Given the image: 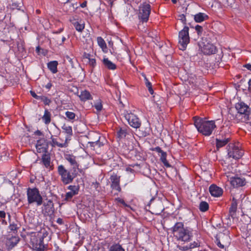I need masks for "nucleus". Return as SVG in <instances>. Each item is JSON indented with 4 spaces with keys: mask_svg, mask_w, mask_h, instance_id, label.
<instances>
[{
    "mask_svg": "<svg viewBox=\"0 0 251 251\" xmlns=\"http://www.w3.org/2000/svg\"><path fill=\"white\" fill-rule=\"evenodd\" d=\"M200 46L201 48V50L204 54H211L216 53V47L211 43L209 42H202Z\"/></svg>",
    "mask_w": 251,
    "mask_h": 251,
    "instance_id": "12",
    "label": "nucleus"
},
{
    "mask_svg": "<svg viewBox=\"0 0 251 251\" xmlns=\"http://www.w3.org/2000/svg\"><path fill=\"white\" fill-rule=\"evenodd\" d=\"M229 138L228 135H226L225 138H221L220 137L217 138L216 139L217 148L219 149L227 144L229 141Z\"/></svg>",
    "mask_w": 251,
    "mask_h": 251,
    "instance_id": "18",
    "label": "nucleus"
},
{
    "mask_svg": "<svg viewBox=\"0 0 251 251\" xmlns=\"http://www.w3.org/2000/svg\"><path fill=\"white\" fill-rule=\"evenodd\" d=\"M65 115L70 120H74L75 117V114L70 111L66 112Z\"/></svg>",
    "mask_w": 251,
    "mask_h": 251,
    "instance_id": "37",
    "label": "nucleus"
},
{
    "mask_svg": "<svg viewBox=\"0 0 251 251\" xmlns=\"http://www.w3.org/2000/svg\"><path fill=\"white\" fill-rule=\"evenodd\" d=\"M57 61H52L48 63V67L52 73L55 74L57 72Z\"/></svg>",
    "mask_w": 251,
    "mask_h": 251,
    "instance_id": "24",
    "label": "nucleus"
},
{
    "mask_svg": "<svg viewBox=\"0 0 251 251\" xmlns=\"http://www.w3.org/2000/svg\"><path fill=\"white\" fill-rule=\"evenodd\" d=\"M235 108L238 111V117L242 122L251 123L250 115L251 110L250 107L243 102H239L235 105Z\"/></svg>",
    "mask_w": 251,
    "mask_h": 251,
    "instance_id": "3",
    "label": "nucleus"
},
{
    "mask_svg": "<svg viewBox=\"0 0 251 251\" xmlns=\"http://www.w3.org/2000/svg\"><path fill=\"white\" fill-rule=\"evenodd\" d=\"M151 7L150 4L144 2L139 7L138 17L143 22H147L151 13Z\"/></svg>",
    "mask_w": 251,
    "mask_h": 251,
    "instance_id": "7",
    "label": "nucleus"
},
{
    "mask_svg": "<svg viewBox=\"0 0 251 251\" xmlns=\"http://www.w3.org/2000/svg\"><path fill=\"white\" fill-rule=\"evenodd\" d=\"M10 229L11 230H16V226L14 225H11L10 226Z\"/></svg>",
    "mask_w": 251,
    "mask_h": 251,
    "instance_id": "59",
    "label": "nucleus"
},
{
    "mask_svg": "<svg viewBox=\"0 0 251 251\" xmlns=\"http://www.w3.org/2000/svg\"><path fill=\"white\" fill-rule=\"evenodd\" d=\"M174 236L181 241H188L192 236V232L190 228H184L181 222L176 223L172 228Z\"/></svg>",
    "mask_w": 251,
    "mask_h": 251,
    "instance_id": "1",
    "label": "nucleus"
},
{
    "mask_svg": "<svg viewBox=\"0 0 251 251\" xmlns=\"http://www.w3.org/2000/svg\"><path fill=\"white\" fill-rule=\"evenodd\" d=\"M102 62L104 66L108 69L115 70L116 68V65L107 58H104Z\"/></svg>",
    "mask_w": 251,
    "mask_h": 251,
    "instance_id": "22",
    "label": "nucleus"
},
{
    "mask_svg": "<svg viewBox=\"0 0 251 251\" xmlns=\"http://www.w3.org/2000/svg\"><path fill=\"white\" fill-rule=\"evenodd\" d=\"M81 100L85 101L86 100L92 99V97L90 93L86 90L81 92L80 94L78 95Z\"/></svg>",
    "mask_w": 251,
    "mask_h": 251,
    "instance_id": "23",
    "label": "nucleus"
},
{
    "mask_svg": "<svg viewBox=\"0 0 251 251\" xmlns=\"http://www.w3.org/2000/svg\"><path fill=\"white\" fill-rule=\"evenodd\" d=\"M57 171L61 176V180L64 184H68L71 183L73 179L76 177V174L75 172V170L71 173L62 165L58 166Z\"/></svg>",
    "mask_w": 251,
    "mask_h": 251,
    "instance_id": "4",
    "label": "nucleus"
},
{
    "mask_svg": "<svg viewBox=\"0 0 251 251\" xmlns=\"http://www.w3.org/2000/svg\"><path fill=\"white\" fill-rule=\"evenodd\" d=\"M63 3H66L70 1V0H60Z\"/></svg>",
    "mask_w": 251,
    "mask_h": 251,
    "instance_id": "62",
    "label": "nucleus"
},
{
    "mask_svg": "<svg viewBox=\"0 0 251 251\" xmlns=\"http://www.w3.org/2000/svg\"><path fill=\"white\" fill-rule=\"evenodd\" d=\"M45 210L48 214L52 213L53 212V205L51 201H49L47 205H45Z\"/></svg>",
    "mask_w": 251,
    "mask_h": 251,
    "instance_id": "26",
    "label": "nucleus"
},
{
    "mask_svg": "<svg viewBox=\"0 0 251 251\" xmlns=\"http://www.w3.org/2000/svg\"><path fill=\"white\" fill-rule=\"evenodd\" d=\"M209 192L211 195L215 197H218L223 194V190L221 188L215 185H211L209 187Z\"/></svg>",
    "mask_w": 251,
    "mask_h": 251,
    "instance_id": "16",
    "label": "nucleus"
},
{
    "mask_svg": "<svg viewBox=\"0 0 251 251\" xmlns=\"http://www.w3.org/2000/svg\"><path fill=\"white\" fill-rule=\"evenodd\" d=\"M43 236L40 233H38L37 235H34L31 236V241L35 246V248H37L38 246L39 247L38 248L37 250H36V251H43V250L41 249V247L43 244Z\"/></svg>",
    "mask_w": 251,
    "mask_h": 251,
    "instance_id": "13",
    "label": "nucleus"
},
{
    "mask_svg": "<svg viewBox=\"0 0 251 251\" xmlns=\"http://www.w3.org/2000/svg\"><path fill=\"white\" fill-rule=\"evenodd\" d=\"M125 117L128 124L132 127L137 128L141 126V122L139 118L134 114L130 113L125 114Z\"/></svg>",
    "mask_w": 251,
    "mask_h": 251,
    "instance_id": "9",
    "label": "nucleus"
},
{
    "mask_svg": "<svg viewBox=\"0 0 251 251\" xmlns=\"http://www.w3.org/2000/svg\"><path fill=\"white\" fill-rule=\"evenodd\" d=\"M51 86V84L50 83H48L46 86V87L47 88V89H50Z\"/></svg>",
    "mask_w": 251,
    "mask_h": 251,
    "instance_id": "61",
    "label": "nucleus"
},
{
    "mask_svg": "<svg viewBox=\"0 0 251 251\" xmlns=\"http://www.w3.org/2000/svg\"><path fill=\"white\" fill-rule=\"evenodd\" d=\"M42 119L46 124H48L50 122V113L48 110L45 111Z\"/></svg>",
    "mask_w": 251,
    "mask_h": 251,
    "instance_id": "27",
    "label": "nucleus"
},
{
    "mask_svg": "<svg viewBox=\"0 0 251 251\" xmlns=\"http://www.w3.org/2000/svg\"><path fill=\"white\" fill-rule=\"evenodd\" d=\"M5 212L3 211H0V218H4L5 217Z\"/></svg>",
    "mask_w": 251,
    "mask_h": 251,
    "instance_id": "53",
    "label": "nucleus"
},
{
    "mask_svg": "<svg viewBox=\"0 0 251 251\" xmlns=\"http://www.w3.org/2000/svg\"><path fill=\"white\" fill-rule=\"evenodd\" d=\"M110 251H125V250L119 244H115L110 247Z\"/></svg>",
    "mask_w": 251,
    "mask_h": 251,
    "instance_id": "34",
    "label": "nucleus"
},
{
    "mask_svg": "<svg viewBox=\"0 0 251 251\" xmlns=\"http://www.w3.org/2000/svg\"><path fill=\"white\" fill-rule=\"evenodd\" d=\"M208 16L203 13L200 12L194 16V20L197 23L202 22L208 19Z\"/></svg>",
    "mask_w": 251,
    "mask_h": 251,
    "instance_id": "20",
    "label": "nucleus"
},
{
    "mask_svg": "<svg viewBox=\"0 0 251 251\" xmlns=\"http://www.w3.org/2000/svg\"><path fill=\"white\" fill-rule=\"evenodd\" d=\"M74 26L76 30L81 32L84 28V24H80L78 22H75L74 24Z\"/></svg>",
    "mask_w": 251,
    "mask_h": 251,
    "instance_id": "35",
    "label": "nucleus"
},
{
    "mask_svg": "<svg viewBox=\"0 0 251 251\" xmlns=\"http://www.w3.org/2000/svg\"><path fill=\"white\" fill-rule=\"evenodd\" d=\"M30 93L31 95V96L35 99H36L37 100L40 99V96H37L34 92H33L32 91H30Z\"/></svg>",
    "mask_w": 251,
    "mask_h": 251,
    "instance_id": "48",
    "label": "nucleus"
},
{
    "mask_svg": "<svg viewBox=\"0 0 251 251\" xmlns=\"http://www.w3.org/2000/svg\"><path fill=\"white\" fill-rule=\"evenodd\" d=\"M188 31V27L185 26L183 29L179 33L178 47L179 49L182 50H184L186 49L187 45L189 43L190 39Z\"/></svg>",
    "mask_w": 251,
    "mask_h": 251,
    "instance_id": "6",
    "label": "nucleus"
},
{
    "mask_svg": "<svg viewBox=\"0 0 251 251\" xmlns=\"http://www.w3.org/2000/svg\"><path fill=\"white\" fill-rule=\"evenodd\" d=\"M153 150L161 154L162 153V152H164L159 147H155Z\"/></svg>",
    "mask_w": 251,
    "mask_h": 251,
    "instance_id": "50",
    "label": "nucleus"
},
{
    "mask_svg": "<svg viewBox=\"0 0 251 251\" xmlns=\"http://www.w3.org/2000/svg\"><path fill=\"white\" fill-rule=\"evenodd\" d=\"M90 143L93 145L94 144L96 145H98L99 147L101 146V144L99 141H97L94 142H90Z\"/></svg>",
    "mask_w": 251,
    "mask_h": 251,
    "instance_id": "54",
    "label": "nucleus"
},
{
    "mask_svg": "<svg viewBox=\"0 0 251 251\" xmlns=\"http://www.w3.org/2000/svg\"><path fill=\"white\" fill-rule=\"evenodd\" d=\"M27 201L29 204L36 202L37 205L42 203V198L37 188H28L27 191Z\"/></svg>",
    "mask_w": 251,
    "mask_h": 251,
    "instance_id": "5",
    "label": "nucleus"
},
{
    "mask_svg": "<svg viewBox=\"0 0 251 251\" xmlns=\"http://www.w3.org/2000/svg\"><path fill=\"white\" fill-rule=\"evenodd\" d=\"M179 20H180L184 24H186V18L184 14H181L179 16Z\"/></svg>",
    "mask_w": 251,
    "mask_h": 251,
    "instance_id": "46",
    "label": "nucleus"
},
{
    "mask_svg": "<svg viewBox=\"0 0 251 251\" xmlns=\"http://www.w3.org/2000/svg\"><path fill=\"white\" fill-rule=\"evenodd\" d=\"M56 222L59 225H62L63 223V221L61 218H59L57 219Z\"/></svg>",
    "mask_w": 251,
    "mask_h": 251,
    "instance_id": "55",
    "label": "nucleus"
},
{
    "mask_svg": "<svg viewBox=\"0 0 251 251\" xmlns=\"http://www.w3.org/2000/svg\"><path fill=\"white\" fill-rule=\"evenodd\" d=\"M195 29L197 31V33H198V34L199 35H201V32H202V26L199 25H197L196 26H195Z\"/></svg>",
    "mask_w": 251,
    "mask_h": 251,
    "instance_id": "43",
    "label": "nucleus"
},
{
    "mask_svg": "<svg viewBox=\"0 0 251 251\" xmlns=\"http://www.w3.org/2000/svg\"><path fill=\"white\" fill-rule=\"evenodd\" d=\"M148 90H149V92L151 94H153V90L152 88V87L151 86H149V87H148Z\"/></svg>",
    "mask_w": 251,
    "mask_h": 251,
    "instance_id": "57",
    "label": "nucleus"
},
{
    "mask_svg": "<svg viewBox=\"0 0 251 251\" xmlns=\"http://www.w3.org/2000/svg\"><path fill=\"white\" fill-rule=\"evenodd\" d=\"M112 182L111 187L113 189H115L119 192L121 191V187L120 186V177L116 175H113L110 177Z\"/></svg>",
    "mask_w": 251,
    "mask_h": 251,
    "instance_id": "15",
    "label": "nucleus"
},
{
    "mask_svg": "<svg viewBox=\"0 0 251 251\" xmlns=\"http://www.w3.org/2000/svg\"><path fill=\"white\" fill-rule=\"evenodd\" d=\"M68 189L71 190L70 192L75 193V195L78 193V189L76 186L70 185L68 187Z\"/></svg>",
    "mask_w": 251,
    "mask_h": 251,
    "instance_id": "40",
    "label": "nucleus"
},
{
    "mask_svg": "<svg viewBox=\"0 0 251 251\" xmlns=\"http://www.w3.org/2000/svg\"><path fill=\"white\" fill-rule=\"evenodd\" d=\"M243 155V151L239 149L238 146L232 144L229 146L228 149V155L229 157L234 159H239Z\"/></svg>",
    "mask_w": 251,
    "mask_h": 251,
    "instance_id": "8",
    "label": "nucleus"
},
{
    "mask_svg": "<svg viewBox=\"0 0 251 251\" xmlns=\"http://www.w3.org/2000/svg\"><path fill=\"white\" fill-rule=\"evenodd\" d=\"M209 208V205L206 201H201L199 205V209L202 212L206 211Z\"/></svg>",
    "mask_w": 251,
    "mask_h": 251,
    "instance_id": "31",
    "label": "nucleus"
},
{
    "mask_svg": "<svg viewBox=\"0 0 251 251\" xmlns=\"http://www.w3.org/2000/svg\"><path fill=\"white\" fill-rule=\"evenodd\" d=\"M13 8H17L18 9H20V8L22 7V4L21 3H17L14 2L12 4Z\"/></svg>",
    "mask_w": 251,
    "mask_h": 251,
    "instance_id": "45",
    "label": "nucleus"
},
{
    "mask_svg": "<svg viewBox=\"0 0 251 251\" xmlns=\"http://www.w3.org/2000/svg\"><path fill=\"white\" fill-rule=\"evenodd\" d=\"M245 179L241 177H232L230 178V183L234 187H240L245 185Z\"/></svg>",
    "mask_w": 251,
    "mask_h": 251,
    "instance_id": "14",
    "label": "nucleus"
},
{
    "mask_svg": "<svg viewBox=\"0 0 251 251\" xmlns=\"http://www.w3.org/2000/svg\"><path fill=\"white\" fill-rule=\"evenodd\" d=\"M118 202H120L122 204H123L124 205H125V206H127V205L126 204L125 202L124 201L120 198H117L116 199V200Z\"/></svg>",
    "mask_w": 251,
    "mask_h": 251,
    "instance_id": "51",
    "label": "nucleus"
},
{
    "mask_svg": "<svg viewBox=\"0 0 251 251\" xmlns=\"http://www.w3.org/2000/svg\"><path fill=\"white\" fill-rule=\"evenodd\" d=\"M166 157H167L166 152L165 151L162 152V153L161 154V156H160V160L163 163V164L165 166H166V167L169 168L171 167V165L167 161Z\"/></svg>",
    "mask_w": 251,
    "mask_h": 251,
    "instance_id": "28",
    "label": "nucleus"
},
{
    "mask_svg": "<svg viewBox=\"0 0 251 251\" xmlns=\"http://www.w3.org/2000/svg\"><path fill=\"white\" fill-rule=\"evenodd\" d=\"M66 159L73 166V168L78 167L77 163L75 160V157L73 155H68L66 156Z\"/></svg>",
    "mask_w": 251,
    "mask_h": 251,
    "instance_id": "25",
    "label": "nucleus"
},
{
    "mask_svg": "<svg viewBox=\"0 0 251 251\" xmlns=\"http://www.w3.org/2000/svg\"><path fill=\"white\" fill-rule=\"evenodd\" d=\"M216 242L217 246L219 248L224 249L225 246H226L229 244L230 238L228 235L221 233L217 235Z\"/></svg>",
    "mask_w": 251,
    "mask_h": 251,
    "instance_id": "11",
    "label": "nucleus"
},
{
    "mask_svg": "<svg viewBox=\"0 0 251 251\" xmlns=\"http://www.w3.org/2000/svg\"><path fill=\"white\" fill-rule=\"evenodd\" d=\"M35 133L38 135H41L42 134V133L39 130H37L36 132H35Z\"/></svg>",
    "mask_w": 251,
    "mask_h": 251,
    "instance_id": "63",
    "label": "nucleus"
},
{
    "mask_svg": "<svg viewBox=\"0 0 251 251\" xmlns=\"http://www.w3.org/2000/svg\"><path fill=\"white\" fill-rule=\"evenodd\" d=\"M42 160L46 168H48L50 166V157L49 153L48 152L44 153L42 155Z\"/></svg>",
    "mask_w": 251,
    "mask_h": 251,
    "instance_id": "21",
    "label": "nucleus"
},
{
    "mask_svg": "<svg viewBox=\"0 0 251 251\" xmlns=\"http://www.w3.org/2000/svg\"><path fill=\"white\" fill-rule=\"evenodd\" d=\"M237 209V203L236 201L232 202L229 209V214L231 217H234Z\"/></svg>",
    "mask_w": 251,
    "mask_h": 251,
    "instance_id": "29",
    "label": "nucleus"
},
{
    "mask_svg": "<svg viewBox=\"0 0 251 251\" xmlns=\"http://www.w3.org/2000/svg\"><path fill=\"white\" fill-rule=\"evenodd\" d=\"M152 201L153 199H151L149 204V206L152 210V213L156 215L160 214L164 210L162 201L157 200L152 202Z\"/></svg>",
    "mask_w": 251,
    "mask_h": 251,
    "instance_id": "10",
    "label": "nucleus"
},
{
    "mask_svg": "<svg viewBox=\"0 0 251 251\" xmlns=\"http://www.w3.org/2000/svg\"><path fill=\"white\" fill-rule=\"evenodd\" d=\"M244 67H246L247 69H248L249 70L251 71V64H246L244 66Z\"/></svg>",
    "mask_w": 251,
    "mask_h": 251,
    "instance_id": "58",
    "label": "nucleus"
},
{
    "mask_svg": "<svg viewBox=\"0 0 251 251\" xmlns=\"http://www.w3.org/2000/svg\"><path fill=\"white\" fill-rule=\"evenodd\" d=\"M19 241V238L16 236H12L7 239L6 245L9 249H12Z\"/></svg>",
    "mask_w": 251,
    "mask_h": 251,
    "instance_id": "19",
    "label": "nucleus"
},
{
    "mask_svg": "<svg viewBox=\"0 0 251 251\" xmlns=\"http://www.w3.org/2000/svg\"><path fill=\"white\" fill-rule=\"evenodd\" d=\"M39 100H41L46 105H49L51 102V100L49 99L44 96H40Z\"/></svg>",
    "mask_w": 251,
    "mask_h": 251,
    "instance_id": "38",
    "label": "nucleus"
},
{
    "mask_svg": "<svg viewBox=\"0 0 251 251\" xmlns=\"http://www.w3.org/2000/svg\"><path fill=\"white\" fill-rule=\"evenodd\" d=\"M97 42L99 46L104 50V49H106V45L104 40L101 37H98L97 38Z\"/></svg>",
    "mask_w": 251,
    "mask_h": 251,
    "instance_id": "32",
    "label": "nucleus"
},
{
    "mask_svg": "<svg viewBox=\"0 0 251 251\" xmlns=\"http://www.w3.org/2000/svg\"><path fill=\"white\" fill-rule=\"evenodd\" d=\"M95 107L98 111H100L102 108V106L101 103H98L97 104L95 105Z\"/></svg>",
    "mask_w": 251,
    "mask_h": 251,
    "instance_id": "49",
    "label": "nucleus"
},
{
    "mask_svg": "<svg viewBox=\"0 0 251 251\" xmlns=\"http://www.w3.org/2000/svg\"><path fill=\"white\" fill-rule=\"evenodd\" d=\"M188 79L189 82L192 84H196L197 83V78L195 75H191L190 76H189Z\"/></svg>",
    "mask_w": 251,
    "mask_h": 251,
    "instance_id": "39",
    "label": "nucleus"
},
{
    "mask_svg": "<svg viewBox=\"0 0 251 251\" xmlns=\"http://www.w3.org/2000/svg\"><path fill=\"white\" fill-rule=\"evenodd\" d=\"M50 144L52 147L57 146L59 148H66L68 146V141L69 140V137H66L65 141L63 143H60L57 141L56 139L54 138L53 136L50 137Z\"/></svg>",
    "mask_w": 251,
    "mask_h": 251,
    "instance_id": "17",
    "label": "nucleus"
},
{
    "mask_svg": "<svg viewBox=\"0 0 251 251\" xmlns=\"http://www.w3.org/2000/svg\"><path fill=\"white\" fill-rule=\"evenodd\" d=\"M44 145H47L45 140L44 139H41L37 141L36 146H42Z\"/></svg>",
    "mask_w": 251,
    "mask_h": 251,
    "instance_id": "44",
    "label": "nucleus"
},
{
    "mask_svg": "<svg viewBox=\"0 0 251 251\" xmlns=\"http://www.w3.org/2000/svg\"><path fill=\"white\" fill-rule=\"evenodd\" d=\"M197 245H198V244H197V243H194V244H191V245H190V246L189 248H190V249L194 248H195V247H197Z\"/></svg>",
    "mask_w": 251,
    "mask_h": 251,
    "instance_id": "60",
    "label": "nucleus"
},
{
    "mask_svg": "<svg viewBox=\"0 0 251 251\" xmlns=\"http://www.w3.org/2000/svg\"><path fill=\"white\" fill-rule=\"evenodd\" d=\"M195 126L199 132L205 136H209L216 125L213 121H205L202 119L195 118Z\"/></svg>",
    "mask_w": 251,
    "mask_h": 251,
    "instance_id": "2",
    "label": "nucleus"
},
{
    "mask_svg": "<svg viewBox=\"0 0 251 251\" xmlns=\"http://www.w3.org/2000/svg\"><path fill=\"white\" fill-rule=\"evenodd\" d=\"M117 136L119 139H122L125 138L126 136V130L125 129H123L121 128L118 132H117Z\"/></svg>",
    "mask_w": 251,
    "mask_h": 251,
    "instance_id": "36",
    "label": "nucleus"
},
{
    "mask_svg": "<svg viewBox=\"0 0 251 251\" xmlns=\"http://www.w3.org/2000/svg\"><path fill=\"white\" fill-rule=\"evenodd\" d=\"M84 56L85 58L86 59H88V60L91 59V55L90 54H88V53H85L84 55Z\"/></svg>",
    "mask_w": 251,
    "mask_h": 251,
    "instance_id": "56",
    "label": "nucleus"
},
{
    "mask_svg": "<svg viewBox=\"0 0 251 251\" xmlns=\"http://www.w3.org/2000/svg\"><path fill=\"white\" fill-rule=\"evenodd\" d=\"M88 63L91 66L94 67L96 65V60L91 58L88 60Z\"/></svg>",
    "mask_w": 251,
    "mask_h": 251,
    "instance_id": "47",
    "label": "nucleus"
},
{
    "mask_svg": "<svg viewBox=\"0 0 251 251\" xmlns=\"http://www.w3.org/2000/svg\"><path fill=\"white\" fill-rule=\"evenodd\" d=\"M75 195V193L74 192H68L66 193L65 196V200L67 201H68L72 199V198Z\"/></svg>",
    "mask_w": 251,
    "mask_h": 251,
    "instance_id": "41",
    "label": "nucleus"
},
{
    "mask_svg": "<svg viewBox=\"0 0 251 251\" xmlns=\"http://www.w3.org/2000/svg\"><path fill=\"white\" fill-rule=\"evenodd\" d=\"M233 1L234 0H223V3L225 5L232 6Z\"/></svg>",
    "mask_w": 251,
    "mask_h": 251,
    "instance_id": "42",
    "label": "nucleus"
},
{
    "mask_svg": "<svg viewBox=\"0 0 251 251\" xmlns=\"http://www.w3.org/2000/svg\"><path fill=\"white\" fill-rule=\"evenodd\" d=\"M145 84L147 87L151 86V83L148 80L146 76H145Z\"/></svg>",
    "mask_w": 251,
    "mask_h": 251,
    "instance_id": "52",
    "label": "nucleus"
},
{
    "mask_svg": "<svg viewBox=\"0 0 251 251\" xmlns=\"http://www.w3.org/2000/svg\"><path fill=\"white\" fill-rule=\"evenodd\" d=\"M62 128L65 131V133L68 134V136L67 137L69 138V137L72 135L73 131L71 126L64 125ZM69 139L70 140L69 138Z\"/></svg>",
    "mask_w": 251,
    "mask_h": 251,
    "instance_id": "30",
    "label": "nucleus"
},
{
    "mask_svg": "<svg viewBox=\"0 0 251 251\" xmlns=\"http://www.w3.org/2000/svg\"><path fill=\"white\" fill-rule=\"evenodd\" d=\"M36 148L38 152L43 153V154L47 153V145L36 146Z\"/></svg>",
    "mask_w": 251,
    "mask_h": 251,
    "instance_id": "33",
    "label": "nucleus"
},
{
    "mask_svg": "<svg viewBox=\"0 0 251 251\" xmlns=\"http://www.w3.org/2000/svg\"><path fill=\"white\" fill-rule=\"evenodd\" d=\"M86 2H83V3H82L81 4V6L82 7H85V6H86Z\"/></svg>",
    "mask_w": 251,
    "mask_h": 251,
    "instance_id": "64",
    "label": "nucleus"
}]
</instances>
